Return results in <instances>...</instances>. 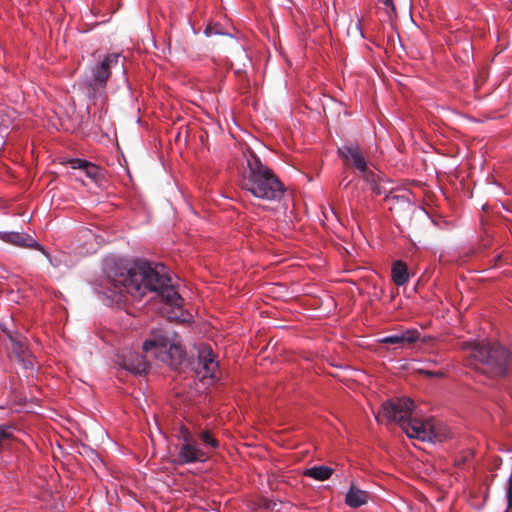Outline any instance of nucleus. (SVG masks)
<instances>
[{"mask_svg":"<svg viewBox=\"0 0 512 512\" xmlns=\"http://www.w3.org/2000/svg\"><path fill=\"white\" fill-rule=\"evenodd\" d=\"M148 292L156 293L171 307L167 312L168 318L183 322L188 320V314L182 309L183 299L171 284L163 264L142 262L128 270L109 273L100 284V293L115 302L120 301L125 294L141 299Z\"/></svg>","mask_w":512,"mask_h":512,"instance_id":"f257e3e1","label":"nucleus"},{"mask_svg":"<svg viewBox=\"0 0 512 512\" xmlns=\"http://www.w3.org/2000/svg\"><path fill=\"white\" fill-rule=\"evenodd\" d=\"M414 403L409 398H399L383 403L381 411L375 415L380 422V417H385L391 422L399 423L403 432L409 437L421 441H442L444 437L432 420H422L412 416Z\"/></svg>","mask_w":512,"mask_h":512,"instance_id":"f03ea898","label":"nucleus"},{"mask_svg":"<svg viewBox=\"0 0 512 512\" xmlns=\"http://www.w3.org/2000/svg\"><path fill=\"white\" fill-rule=\"evenodd\" d=\"M243 156L246 159V168L241 177L242 189L259 199L280 200L285 188L275 173L249 148L243 151Z\"/></svg>","mask_w":512,"mask_h":512,"instance_id":"7ed1b4c3","label":"nucleus"},{"mask_svg":"<svg viewBox=\"0 0 512 512\" xmlns=\"http://www.w3.org/2000/svg\"><path fill=\"white\" fill-rule=\"evenodd\" d=\"M461 349L468 352L470 364L488 376H503L508 371L511 353L497 343L465 341Z\"/></svg>","mask_w":512,"mask_h":512,"instance_id":"20e7f679","label":"nucleus"},{"mask_svg":"<svg viewBox=\"0 0 512 512\" xmlns=\"http://www.w3.org/2000/svg\"><path fill=\"white\" fill-rule=\"evenodd\" d=\"M177 437L180 441L178 462L181 464L205 462L218 447V441L207 430L192 433L188 428L180 427Z\"/></svg>","mask_w":512,"mask_h":512,"instance_id":"39448f33","label":"nucleus"},{"mask_svg":"<svg viewBox=\"0 0 512 512\" xmlns=\"http://www.w3.org/2000/svg\"><path fill=\"white\" fill-rule=\"evenodd\" d=\"M124 60V57L120 53H111L90 66L89 74L85 79V85L90 98H104L106 82L110 77L112 70L119 71L121 73L122 82L127 84L128 79Z\"/></svg>","mask_w":512,"mask_h":512,"instance_id":"423d86ee","label":"nucleus"},{"mask_svg":"<svg viewBox=\"0 0 512 512\" xmlns=\"http://www.w3.org/2000/svg\"><path fill=\"white\" fill-rule=\"evenodd\" d=\"M142 348L145 353L170 366L180 364L183 357L180 338L176 333L154 331Z\"/></svg>","mask_w":512,"mask_h":512,"instance_id":"0eeeda50","label":"nucleus"},{"mask_svg":"<svg viewBox=\"0 0 512 512\" xmlns=\"http://www.w3.org/2000/svg\"><path fill=\"white\" fill-rule=\"evenodd\" d=\"M338 152L346 163L352 165L361 173L362 177L371 185L372 190L376 194H385L386 200L390 199V196L387 195L388 189L385 187L386 182L378 181V175L368 167L358 146H344L339 148Z\"/></svg>","mask_w":512,"mask_h":512,"instance_id":"6e6552de","label":"nucleus"},{"mask_svg":"<svg viewBox=\"0 0 512 512\" xmlns=\"http://www.w3.org/2000/svg\"><path fill=\"white\" fill-rule=\"evenodd\" d=\"M218 362L215 360L211 347L201 345L198 348V364L196 373L202 381L213 382L217 379Z\"/></svg>","mask_w":512,"mask_h":512,"instance_id":"1a4fd4ad","label":"nucleus"},{"mask_svg":"<svg viewBox=\"0 0 512 512\" xmlns=\"http://www.w3.org/2000/svg\"><path fill=\"white\" fill-rule=\"evenodd\" d=\"M117 363L120 367L133 374H142L148 369V362L145 358L134 351H128L118 355Z\"/></svg>","mask_w":512,"mask_h":512,"instance_id":"9d476101","label":"nucleus"},{"mask_svg":"<svg viewBox=\"0 0 512 512\" xmlns=\"http://www.w3.org/2000/svg\"><path fill=\"white\" fill-rule=\"evenodd\" d=\"M0 240L18 247H34L41 251L46 257H49V254L44 248L38 244L33 237L26 233L0 231Z\"/></svg>","mask_w":512,"mask_h":512,"instance_id":"9b49d317","label":"nucleus"},{"mask_svg":"<svg viewBox=\"0 0 512 512\" xmlns=\"http://www.w3.org/2000/svg\"><path fill=\"white\" fill-rule=\"evenodd\" d=\"M419 336L420 334L416 329H407L394 335L385 336L379 339V342L382 344L392 345H403L405 343L412 344L419 339Z\"/></svg>","mask_w":512,"mask_h":512,"instance_id":"f8f14e48","label":"nucleus"},{"mask_svg":"<svg viewBox=\"0 0 512 512\" xmlns=\"http://www.w3.org/2000/svg\"><path fill=\"white\" fill-rule=\"evenodd\" d=\"M12 342V351L25 369H33L34 363L24 343L9 335Z\"/></svg>","mask_w":512,"mask_h":512,"instance_id":"ddd939ff","label":"nucleus"},{"mask_svg":"<svg viewBox=\"0 0 512 512\" xmlns=\"http://www.w3.org/2000/svg\"><path fill=\"white\" fill-rule=\"evenodd\" d=\"M369 494L351 484L345 496V503L351 508H358L368 502Z\"/></svg>","mask_w":512,"mask_h":512,"instance_id":"4468645a","label":"nucleus"},{"mask_svg":"<svg viewBox=\"0 0 512 512\" xmlns=\"http://www.w3.org/2000/svg\"><path fill=\"white\" fill-rule=\"evenodd\" d=\"M68 163L72 169H78V170L82 171L86 177H88L92 180H96L97 177L99 176V173H100L99 167L92 164L91 162L75 158V159H70L68 161Z\"/></svg>","mask_w":512,"mask_h":512,"instance_id":"2eb2a0df","label":"nucleus"},{"mask_svg":"<svg viewBox=\"0 0 512 512\" xmlns=\"http://www.w3.org/2000/svg\"><path fill=\"white\" fill-rule=\"evenodd\" d=\"M392 280L398 286H403L408 282V280H409L408 268H407V265L403 261L397 260L393 263Z\"/></svg>","mask_w":512,"mask_h":512,"instance_id":"dca6fc26","label":"nucleus"},{"mask_svg":"<svg viewBox=\"0 0 512 512\" xmlns=\"http://www.w3.org/2000/svg\"><path fill=\"white\" fill-rule=\"evenodd\" d=\"M16 111L8 106L0 105V132H6L13 126L16 119Z\"/></svg>","mask_w":512,"mask_h":512,"instance_id":"f3484780","label":"nucleus"},{"mask_svg":"<svg viewBox=\"0 0 512 512\" xmlns=\"http://www.w3.org/2000/svg\"><path fill=\"white\" fill-rule=\"evenodd\" d=\"M333 474V470L327 466H314L306 469L304 475L313 478L317 481H325Z\"/></svg>","mask_w":512,"mask_h":512,"instance_id":"a211bd4d","label":"nucleus"},{"mask_svg":"<svg viewBox=\"0 0 512 512\" xmlns=\"http://www.w3.org/2000/svg\"><path fill=\"white\" fill-rule=\"evenodd\" d=\"M383 5V9L389 19L395 15L394 0H378Z\"/></svg>","mask_w":512,"mask_h":512,"instance_id":"6ab92c4d","label":"nucleus"},{"mask_svg":"<svg viewBox=\"0 0 512 512\" xmlns=\"http://www.w3.org/2000/svg\"><path fill=\"white\" fill-rule=\"evenodd\" d=\"M12 437V428L0 426V446Z\"/></svg>","mask_w":512,"mask_h":512,"instance_id":"aec40b11","label":"nucleus"},{"mask_svg":"<svg viewBox=\"0 0 512 512\" xmlns=\"http://www.w3.org/2000/svg\"><path fill=\"white\" fill-rule=\"evenodd\" d=\"M505 496L507 498L508 507L512 506V474L508 477L505 488Z\"/></svg>","mask_w":512,"mask_h":512,"instance_id":"412c9836","label":"nucleus"},{"mask_svg":"<svg viewBox=\"0 0 512 512\" xmlns=\"http://www.w3.org/2000/svg\"><path fill=\"white\" fill-rule=\"evenodd\" d=\"M205 35L206 36H212V35H216V34H224L219 28H218V25L216 24H209L206 28H205V31H204Z\"/></svg>","mask_w":512,"mask_h":512,"instance_id":"4be33fe9","label":"nucleus"},{"mask_svg":"<svg viewBox=\"0 0 512 512\" xmlns=\"http://www.w3.org/2000/svg\"><path fill=\"white\" fill-rule=\"evenodd\" d=\"M12 321V318L9 317L6 320L0 321V329L9 337V335H12L10 330L8 329L9 322Z\"/></svg>","mask_w":512,"mask_h":512,"instance_id":"5701e85b","label":"nucleus"},{"mask_svg":"<svg viewBox=\"0 0 512 512\" xmlns=\"http://www.w3.org/2000/svg\"><path fill=\"white\" fill-rule=\"evenodd\" d=\"M276 505H277V504H276L275 502H273V501H265V503L263 504V507H264L265 509H271V510H273V509L276 507Z\"/></svg>","mask_w":512,"mask_h":512,"instance_id":"b1692460","label":"nucleus"},{"mask_svg":"<svg viewBox=\"0 0 512 512\" xmlns=\"http://www.w3.org/2000/svg\"><path fill=\"white\" fill-rule=\"evenodd\" d=\"M425 373L429 376H437V377H440L442 375L441 372H430V371H425Z\"/></svg>","mask_w":512,"mask_h":512,"instance_id":"393cba45","label":"nucleus"},{"mask_svg":"<svg viewBox=\"0 0 512 512\" xmlns=\"http://www.w3.org/2000/svg\"><path fill=\"white\" fill-rule=\"evenodd\" d=\"M356 28L359 30L361 37H363L364 35H363L362 30H361V22H360V20L357 21Z\"/></svg>","mask_w":512,"mask_h":512,"instance_id":"a878e982","label":"nucleus"}]
</instances>
